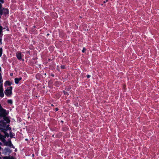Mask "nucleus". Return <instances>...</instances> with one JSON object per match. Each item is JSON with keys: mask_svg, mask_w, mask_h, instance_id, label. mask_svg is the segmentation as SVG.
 I'll return each mask as SVG.
<instances>
[{"mask_svg": "<svg viewBox=\"0 0 159 159\" xmlns=\"http://www.w3.org/2000/svg\"><path fill=\"white\" fill-rule=\"evenodd\" d=\"M1 143L0 142V145H1Z\"/></svg>", "mask_w": 159, "mask_h": 159, "instance_id": "nucleus-29", "label": "nucleus"}, {"mask_svg": "<svg viewBox=\"0 0 159 159\" xmlns=\"http://www.w3.org/2000/svg\"><path fill=\"white\" fill-rule=\"evenodd\" d=\"M3 80H2V77L0 73V90L2 91V86H3Z\"/></svg>", "mask_w": 159, "mask_h": 159, "instance_id": "nucleus-6", "label": "nucleus"}, {"mask_svg": "<svg viewBox=\"0 0 159 159\" xmlns=\"http://www.w3.org/2000/svg\"><path fill=\"white\" fill-rule=\"evenodd\" d=\"M64 92V94H66V95H68V93H67V92Z\"/></svg>", "mask_w": 159, "mask_h": 159, "instance_id": "nucleus-18", "label": "nucleus"}, {"mask_svg": "<svg viewBox=\"0 0 159 159\" xmlns=\"http://www.w3.org/2000/svg\"><path fill=\"white\" fill-rule=\"evenodd\" d=\"M4 94L3 93V86H2V91L1 90H0V97L2 98L4 97Z\"/></svg>", "mask_w": 159, "mask_h": 159, "instance_id": "nucleus-11", "label": "nucleus"}, {"mask_svg": "<svg viewBox=\"0 0 159 159\" xmlns=\"http://www.w3.org/2000/svg\"><path fill=\"white\" fill-rule=\"evenodd\" d=\"M25 140H27L28 139H26Z\"/></svg>", "mask_w": 159, "mask_h": 159, "instance_id": "nucleus-28", "label": "nucleus"}, {"mask_svg": "<svg viewBox=\"0 0 159 159\" xmlns=\"http://www.w3.org/2000/svg\"><path fill=\"white\" fill-rule=\"evenodd\" d=\"M107 1H104V3H106Z\"/></svg>", "mask_w": 159, "mask_h": 159, "instance_id": "nucleus-21", "label": "nucleus"}, {"mask_svg": "<svg viewBox=\"0 0 159 159\" xmlns=\"http://www.w3.org/2000/svg\"><path fill=\"white\" fill-rule=\"evenodd\" d=\"M22 79V78L20 77L16 78L15 79V82L16 84H18L19 82Z\"/></svg>", "mask_w": 159, "mask_h": 159, "instance_id": "nucleus-10", "label": "nucleus"}, {"mask_svg": "<svg viewBox=\"0 0 159 159\" xmlns=\"http://www.w3.org/2000/svg\"><path fill=\"white\" fill-rule=\"evenodd\" d=\"M8 113L0 105V115L1 116H6Z\"/></svg>", "mask_w": 159, "mask_h": 159, "instance_id": "nucleus-3", "label": "nucleus"}, {"mask_svg": "<svg viewBox=\"0 0 159 159\" xmlns=\"http://www.w3.org/2000/svg\"><path fill=\"white\" fill-rule=\"evenodd\" d=\"M1 44V40L0 39V44Z\"/></svg>", "mask_w": 159, "mask_h": 159, "instance_id": "nucleus-22", "label": "nucleus"}, {"mask_svg": "<svg viewBox=\"0 0 159 159\" xmlns=\"http://www.w3.org/2000/svg\"><path fill=\"white\" fill-rule=\"evenodd\" d=\"M7 102L10 104H12V101L11 100H8L7 101Z\"/></svg>", "mask_w": 159, "mask_h": 159, "instance_id": "nucleus-13", "label": "nucleus"}, {"mask_svg": "<svg viewBox=\"0 0 159 159\" xmlns=\"http://www.w3.org/2000/svg\"><path fill=\"white\" fill-rule=\"evenodd\" d=\"M2 8L1 7V4L0 3V13L1 14H2Z\"/></svg>", "mask_w": 159, "mask_h": 159, "instance_id": "nucleus-14", "label": "nucleus"}, {"mask_svg": "<svg viewBox=\"0 0 159 159\" xmlns=\"http://www.w3.org/2000/svg\"><path fill=\"white\" fill-rule=\"evenodd\" d=\"M3 142L4 143V145L5 146H8L9 147L13 148H14V146L11 143V141H6L5 140V139H3Z\"/></svg>", "mask_w": 159, "mask_h": 159, "instance_id": "nucleus-4", "label": "nucleus"}, {"mask_svg": "<svg viewBox=\"0 0 159 159\" xmlns=\"http://www.w3.org/2000/svg\"><path fill=\"white\" fill-rule=\"evenodd\" d=\"M2 49L1 48H0V57H1L2 56Z\"/></svg>", "mask_w": 159, "mask_h": 159, "instance_id": "nucleus-16", "label": "nucleus"}, {"mask_svg": "<svg viewBox=\"0 0 159 159\" xmlns=\"http://www.w3.org/2000/svg\"><path fill=\"white\" fill-rule=\"evenodd\" d=\"M47 35H49V34H47Z\"/></svg>", "mask_w": 159, "mask_h": 159, "instance_id": "nucleus-30", "label": "nucleus"}, {"mask_svg": "<svg viewBox=\"0 0 159 159\" xmlns=\"http://www.w3.org/2000/svg\"><path fill=\"white\" fill-rule=\"evenodd\" d=\"M58 110V108H56V111H57Z\"/></svg>", "mask_w": 159, "mask_h": 159, "instance_id": "nucleus-20", "label": "nucleus"}, {"mask_svg": "<svg viewBox=\"0 0 159 159\" xmlns=\"http://www.w3.org/2000/svg\"><path fill=\"white\" fill-rule=\"evenodd\" d=\"M11 83L9 81H6L4 83L5 86L7 85L10 86L11 85Z\"/></svg>", "mask_w": 159, "mask_h": 159, "instance_id": "nucleus-12", "label": "nucleus"}, {"mask_svg": "<svg viewBox=\"0 0 159 159\" xmlns=\"http://www.w3.org/2000/svg\"><path fill=\"white\" fill-rule=\"evenodd\" d=\"M90 77V76L89 75H88L87 76V77L88 78H89Z\"/></svg>", "mask_w": 159, "mask_h": 159, "instance_id": "nucleus-19", "label": "nucleus"}, {"mask_svg": "<svg viewBox=\"0 0 159 159\" xmlns=\"http://www.w3.org/2000/svg\"><path fill=\"white\" fill-rule=\"evenodd\" d=\"M1 1V2L2 3H3V1Z\"/></svg>", "mask_w": 159, "mask_h": 159, "instance_id": "nucleus-26", "label": "nucleus"}, {"mask_svg": "<svg viewBox=\"0 0 159 159\" xmlns=\"http://www.w3.org/2000/svg\"><path fill=\"white\" fill-rule=\"evenodd\" d=\"M1 70V69L0 70Z\"/></svg>", "mask_w": 159, "mask_h": 159, "instance_id": "nucleus-33", "label": "nucleus"}, {"mask_svg": "<svg viewBox=\"0 0 159 159\" xmlns=\"http://www.w3.org/2000/svg\"><path fill=\"white\" fill-rule=\"evenodd\" d=\"M85 51V49L84 48H83V49L82 50V52H84Z\"/></svg>", "mask_w": 159, "mask_h": 159, "instance_id": "nucleus-17", "label": "nucleus"}, {"mask_svg": "<svg viewBox=\"0 0 159 159\" xmlns=\"http://www.w3.org/2000/svg\"><path fill=\"white\" fill-rule=\"evenodd\" d=\"M17 58L20 60H22V56L20 52H17L16 54Z\"/></svg>", "mask_w": 159, "mask_h": 159, "instance_id": "nucleus-7", "label": "nucleus"}, {"mask_svg": "<svg viewBox=\"0 0 159 159\" xmlns=\"http://www.w3.org/2000/svg\"><path fill=\"white\" fill-rule=\"evenodd\" d=\"M3 151L4 153L5 154V155L7 154V153L9 154L11 153V151H10V149L8 148H5L3 150Z\"/></svg>", "mask_w": 159, "mask_h": 159, "instance_id": "nucleus-5", "label": "nucleus"}, {"mask_svg": "<svg viewBox=\"0 0 159 159\" xmlns=\"http://www.w3.org/2000/svg\"><path fill=\"white\" fill-rule=\"evenodd\" d=\"M10 75H11V76H12V75H13V74H12H12H11Z\"/></svg>", "mask_w": 159, "mask_h": 159, "instance_id": "nucleus-23", "label": "nucleus"}, {"mask_svg": "<svg viewBox=\"0 0 159 159\" xmlns=\"http://www.w3.org/2000/svg\"><path fill=\"white\" fill-rule=\"evenodd\" d=\"M12 87H8L5 90V93L7 96H10L12 94Z\"/></svg>", "mask_w": 159, "mask_h": 159, "instance_id": "nucleus-2", "label": "nucleus"}, {"mask_svg": "<svg viewBox=\"0 0 159 159\" xmlns=\"http://www.w3.org/2000/svg\"><path fill=\"white\" fill-rule=\"evenodd\" d=\"M2 13H3L4 14H8L9 12L8 10L7 9H2Z\"/></svg>", "mask_w": 159, "mask_h": 159, "instance_id": "nucleus-9", "label": "nucleus"}, {"mask_svg": "<svg viewBox=\"0 0 159 159\" xmlns=\"http://www.w3.org/2000/svg\"><path fill=\"white\" fill-rule=\"evenodd\" d=\"M10 136L11 137V136H13L12 135V134H10Z\"/></svg>", "mask_w": 159, "mask_h": 159, "instance_id": "nucleus-24", "label": "nucleus"}, {"mask_svg": "<svg viewBox=\"0 0 159 159\" xmlns=\"http://www.w3.org/2000/svg\"><path fill=\"white\" fill-rule=\"evenodd\" d=\"M3 159H16L12 156H5L3 157Z\"/></svg>", "mask_w": 159, "mask_h": 159, "instance_id": "nucleus-8", "label": "nucleus"}, {"mask_svg": "<svg viewBox=\"0 0 159 159\" xmlns=\"http://www.w3.org/2000/svg\"><path fill=\"white\" fill-rule=\"evenodd\" d=\"M51 106H53V105L52 104V105H51Z\"/></svg>", "mask_w": 159, "mask_h": 159, "instance_id": "nucleus-31", "label": "nucleus"}, {"mask_svg": "<svg viewBox=\"0 0 159 159\" xmlns=\"http://www.w3.org/2000/svg\"><path fill=\"white\" fill-rule=\"evenodd\" d=\"M10 122V120L8 117H4L3 119L0 121L1 129L6 130L11 129L9 127V123Z\"/></svg>", "mask_w": 159, "mask_h": 159, "instance_id": "nucleus-1", "label": "nucleus"}, {"mask_svg": "<svg viewBox=\"0 0 159 159\" xmlns=\"http://www.w3.org/2000/svg\"><path fill=\"white\" fill-rule=\"evenodd\" d=\"M2 27L0 26V35L2 34Z\"/></svg>", "mask_w": 159, "mask_h": 159, "instance_id": "nucleus-15", "label": "nucleus"}, {"mask_svg": "<svg viewBox=\"0 0 159 159\" xmlns=\"http://www.w3.org/2000/svg\"><path fill=\"white\" fill-rule=\"evenodd\" d=\"M1 147H0V150H1Z\"/></svg>", "mask_w": 159, "mask_h": 159, "instance_id": "nucleus-27", "label": "nucleus"}, {"mask_svg": "<svg viewBox=\"0 0 159 159\" xmlns=\"http://www.w3.org/2000/svg\"><path fill=\"white\" fill-rule=\"evenodd\" d=\"M10 136L11 137V136H13L12 135V134H10Z\"/></svg>", "mask_w": 159, "mask_h": 159, "instance_id": "nucleus-25", "label": "nucleus"}, {"mask_svg": "<svg viewBox=\"0 0 159 159\" xmlns=\"http://www.w3.org/2000/svg\"><path fill=\"white\" fill-rule=\"evenodd\" d=\"M0 159H1V157H0Z\"/></svg>", "mask_w": 159, "mask_h": 159, "instance_id": "nucleus-32", "label": "nucleus"}]
</instances>
